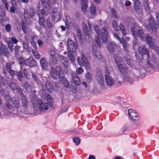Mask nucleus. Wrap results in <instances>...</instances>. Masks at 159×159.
<instances>
[{
	"mask_svg": "<svg viewBox=\"0 0 159 159\" xmlns=\"http://www.w3.org/2000/svg\"><path fill=\"white\" fill-rule=\"evenodd\" d=\"M77 61L80 66H84L86 69H89L90 63L84 54L82 53L80 56L78 57Z\"/></svg>",
	"mask_w": 159,
	"mask_h": 159,
	"instance_id": "nucleus-1",
	"label": "nucleus"
},
{
	"mask_svg": "<svg viewBox=\"0 0 159 159\" xmlns=\"http://www.w3.org/2000/svg\"><path fill=\"white\" fill-rule=\"evenodd\" d=\"M128 113L129 116L131 119L137 120L135 122V124L136 125H138L139 122L138 120H139V117L138 113L135 111L130 109L128 111Z\"/></svg>",
	"mask_w": 159,
	"mask_h": 159,
	"instance_id": "nucleus-2",
	"label": "nucleus"
},
{
	"mask_svg": "<svg viewBox=\"0 0 159 159\" xmlns=\"http://www.w3.org/2000/svg\"><path fill=\"white\" fill-rule=\"evenodd\" d=\"M67 44L69 48V52H74L76 51L78 48L77 44L76 43L74 42L69 39H67Z\"/></svg>",
	"mask_w": 159,
	"mask_h": 159,
	"instance_id": "nucleus-3",
	"label": "nucleus"
},
{
	"mask_svg": "<svg viewBox=\"0 0 159 159\" xmlns=\"http://www.w3.org/2000/svg\"><path fill=\"white\" fill-rule=\"evenodd\" d=\"M56 83H49L48 82L46 84L47 89L50 92L53 91H57L59 87Z\"/></svg>",
	"mask_w": 159,
	"mask_h": 159,
	"instance_id": "nucleus-4",
	"label": "nucleus"
},
{
	"mask_svg": "<svg viewBox=\"0 0 159 159\" xmlns=\"http://www.w3.org/2000/svg\"><path fill=\"white\" fill-rule=\"evenodd\" d=\"M99 32V37L102 38L103 43H106L108 38V32L107 29L103 27Z\"/></svg>",
	"mask_w": 159,
	"mask_h": 159,
	"instance_id": "nucleus-5",
	"label": "nucleus"
},
{
	"mask_svg": "<svg viewBox=\"0 0 159 159\" xmlns=\"http://www.w3.org/2000/svg\"><path fill=\"white\" fill-rule=\"evenodd\" d=\"M145 39L149 45V48L153 50H157L158 48V47L155 45L154 42L152 41V39L150 35L146 36L144 39Z\"/></svg>",
	"mask_w": 159,
	"mask_h": 159,
	"instance_id": "nucleus-6",
	"label": "nucleus"
},
{
	"mask_svg": "<svg viewBox=\"0 0 159 159\" xmlns=\"http://www.w3.org/2000/svg\"><path fill=\"white\" fill-rule=\"evenodd\" d=\"M60 69L57 67L55 69L52 68L50 71V75L51 77L54 79H57L61 76Z\"/></svg>",
	"mask_w": 159,
	"mask_h": 159,
	"instance_id": "nucleus-7",
	"label": "nucleus"
},
{
	"mask_svg": "<svg viewBox=\"0 0 159 159\" xmlns=\"http://www.w3.org/2000/svg\"><path fill=\"white\" fill-rule=\"evenodd\" d=\"M146 26L148 30H152L154 31L156 29L157 24L155 21L154 20L153 18L151 16L149 18L148 23L146 24Z\"/></svg>",
	"mask_w": 159,
	"mask_h": 159,
	"instance_id": "nucleus-8",
	"label": "nucleus"
},
{
	"mask_svg": "<svg viewBox=\"0 0 159 159\" xmlns=\"http://www.w3.org/2000/svg\"><path fill=\"white\" fill-rule=\"evenodd\" d=\"M135 75L133 73H131L125 76L124 80L129 84H132L134 82V79L135 78Z\"/></svg>",
	"mask_w": 159,
	"mask_h": 159,
	"instance_id": "nucleus-9",
	"label": "nucleus"
},
{
	"mask_svg": "<svg viewBox=\"0 0 159 159\" xmlns=\"http://www.w3.org/2000/svg\"><path fill=\"white\" fill-rule=\"evenodd\" d=\"M9 87L14 92L18 93L20 95H21L22 92L21 88L15 83L11 82L10 84Z\"/></svg>",
	"mask_w": 159,
	"mask_h": 159,
	"instance_id": "nucleus-10",
	"label": "nucleus"
},
{
	"mask_svg": "<svg viewBox=\"0 0 159 159\" xmlns=\"http://www.w3.org/2000/svg\"><path fill=\"white\" fill-rule=\"evenodd\" d=\"M24 64L30 67H34L37 65V63L32 57H30L29 58L24 61Z\"/></svg>",
	"mask_w": 159,
	"mask_h": 159,
	"instance_id": "nucleus-11",
	"label": "nucleus"
},
{
	"mask_svg": "<svg viewBox=\"0 0 159 159\" xmlns=\"http://www.w3.org/2000/svg\"><path fill=\"white\" fill-rule=\"evenodd\" d=\"M38 107L39 109L41 111H46L49 108L48 103L43 102L41 99L39 100Z\"/></svg>",
	"mask_w": 159,
	"mask_h": 159,
	"instance_id": "nucleus-12",
	"label": "nucleus"
},
{
	"mask_svg": "<svg viewBox=\"0 0 159 159\" xmlns=\"http://www.w3.org/2000/svg\"><path fill=\"white\" fill-rule=\"evenodd\" d=\"M35 15L34 9L32 8H30L29 11L25 10L24 11V16L25 20L26 18H28L30 16L32 18Z\"/></svg>",
	"mask_w": 159,
	"mask_h": 159,
	"instance_id": "nucleus-13",
	"label": "nucleus"
},
{
	"mask_svg": "<svg viewBox=\"0 0 159 159\" xmlns=\"http://www.w3.org/2000/svg\"><path fill=\"white\" fill-rule=\"evenodd\" d=\"M0 53L1 55H5L7 57L10 55L7 47L2 44L0 45Z\"/></svg>",
	"mask_w": 159,
	"mask_h": 159,
	"instance_id": "nucleus-14",
	"label": "nucleus"
},
{
	"mask_svg": "<svg viewBox=\"0 0 159 159\" xmlns=\"http://www.w3.org/2000/svg\"><path fill=\"white\" fill-rule=\"evenodd\" d=\"M92 49L93 55H95L98 59H100L102 58V55L100 51L98 48L96 46H93Z\"/></svg>",
	"mask_w": 159,
	"mask_h": 159,
	"instance_id": "nucleus-15",
	"label": "nucleus"
},
{
	"mask_svg": "<svg viewBox=\"0 0 159 159\" xmlns=\"http://www.w3.org/2000/svg\"><path fill=\"white\" fill-rule=\"evenodd\" d=\"M138 51L141 55L146 54L148 57L149 56V51L144 46H140L138 48Z\"/></svg>",
	"mask_w": 159,
	"mask_h": 159,
	"instance_id": "nucleus-16",
	"label": "nucleus"
},
{
	"mask_svg": "<svg viewBox=\"0 0 159 159\" xmlns=\"http://www.w3.org/2000/svg\"><path fill=\"white\" fill-rule=\"evenodd\" d=\"M105 80L108 86H112L115 83V81L112 77L107 75H105Z\"/></svg>",
	"mask_w": 159,
	"mask_h": 159,
	"instance_id": "nucleus-17",
	"label": "nucleus"
},
{
	"mask_svg": "<svg viewBox=\"0 0 159 159\" xmlns=\"http://www.w3.org/2000/svg\"><path fill=\"white\" fill-rule=\"evenodd\" d=\"M72 79L71 82L76 85H79L80 84V82L78 76L75 73L71 74Z\"/></svg>",
	"mask_w": 159,
	"mask_h": 159,
	"instance_id": "nucleus-18",
	"label": "nucleus"
},
{
	"mask_svg": "<svg viewBox=\"0 0 159 159\" xmlns=\"http://www.w3.org/2000/svg\"><path fill=\"white\" fill-rule=\"evenodd\" d=\"M97 81L99 84L101 85H103L104 83V79L102 73L99 72L98 74Z\"/></svg>",
	"mask_w": 159,
	"mask_h": 159,
	"instance_id": "nucleus-19",
	"label": "nucleus"
},
{
	"mask_svg": "<svg viewBox=\"0 0 159 159\" xmlns=\"http://www.w3.org/2000/svg\"><path fill=\"white\" fill-rule=\"evenodd\" d=\"M120 72L123 74H126L127 72L128 68L125 64H122L118 66Z\"/></svg>",
	"mask_w": 159,
	"mask_h": 159,
	"instance_id": "nucleus-20",
	"label": "nucleus"
},
{
	"mask_svg": "<svg viewBox=\"0 0 159 159\" xmlns=\"http://www.w3.org/2000/svg\"><path fill=\"white\" fill-rule=\"evenodd\" d=\"M81 10L82 12H85L88 7L87 1L86 0H81Z\"/></svg>",
	"mask_w": 159,
	"mask_h": 159,
	"instance_id": "nucleus-21",
	"label": "nucleus"
},
{
	"mask_svg": "<svg viewBox=\"0 0 159 159\" xmlns=\"http://www.w3.org/2000/svg\"><path fill=\"white\" fill-rule=\"evenodd\" d=\"M40 63L43 69L47 70L48 69V63L45 59L42 58L40 61Z\"/></svg>",
	"mask_w": 159,
	"mask_h": 159,
	"instance_id": "nucleus-22",
	"label": "nucleus"
},
{
	"mask_svg": "<svg viewBox=\"0 0 159 159\" xmlns=\"http://www.w3.org/2000/svg\"><path fill=\"white\" fill-rule=\"evenodd\" d=\"M115 62L118 66L122 64L121 63L123 61V59L119 55H116L115 57Z\"/></svg>",
	"mask_w": 159,
	"mask_h": 159,
	"instance_id": "nucleus-23",
	"label": "nucleus"
},
{
	"mask_svg": "<svg viewBox=\"0 0 159 159\" xmlns=\"http://www.w3.org/2000/svg\"><path fill=\"white\" fill-rule=\"evenodd\" d=\"M21 100L23 106L25 107H27L28 105V102L26 97L24 95H22Z\"/></svg>",
	"mask_w": 159,
	"mask_h": 159,
	"instance_id": "nucleus-24",
	"label": "nucleus"
},
{
	"mask_svg": "<svg viewBox=\"0 0 159 159\" xmlns=\"http://www.w3.org/2000/svg\"><path fill=\"white\" fill-rule=\"evenodd\" d=\"M12 104L14 109V108L18 109L20 106L19 101L18 99H15L13 101H12Z\"/></svg>",
	"mask_w": 159,
	"mask_h": 159,
	"instance_id": "nucleus-25",
	"label": "nucleus"
},
{
	"mask_svg": "<svg viewBox=\"0 0 159 159\" xmlns=\"http://www.w3.org/2000/svg\"><path fill=\"white\" fill-rule=\"evenodd\" d=\"M143 7L146 11L149 12L150 9L149 7L148 0H143Z\"/></svg>",
	"mask_w": 159,
	"mask_h": 159,
	"instance_id": "nucleus-26",
	"label": "nucleus"
},
{
	"mask_svg": "<svg viewBox=\"0 0 159 159\" xmlns=\"http://www.w3.org/2000/svg\"><path fill=\"white\" fill-rule=\"evenodd\" d=\"M124 59L127 62L128 64L131 67H132L133 69H135V67L131 63V59L130 57H128L127 56H125L124 57Z\"/></svg>",
	"mask_w": 159,
	"mask_h": 159,
	"instance_id": "nucleus-27",
	"label": "nucleus"
},
{
	"mask_svg": "<svg viewBox=\"0 0 159 159\" xmlns=\"http://www.w3.org/2000/svg\"><path fill=\"white\" fill-rule=\"evenodd\" d=\"M16 75L19 81H21L23 80L24 77L23 76L22 73L21 71L17 72L16 73Z\"/></svg>",
	"mask_w": 159,
	"mask_h": 159,
	"instance_id": "nucleus-28",
	"label": "nucleus"
},
{
	"mask_svg": "<svg viewBox=\"0 0 159 159\" xmlns=\"http://www.w3.org/2000/svg\"><path fill=\"white\" fill-rule=\"evenodd\" d=\"M46 100L49 106L52 107V106L53 101L52 98L50 95H47Z\"/></svg>",
	"mask_w": 159,
	"mask_h": 159,
	"instance_id": "nucleus-29",
	"label": "nucleus"
},
{
	"mask_svg": "<svg viewBox=\"0 0 159 159\" xmlns=\"http://www.w3.org/2000/svg\"><path fill=\"white\" fill-rule=\"evenodd\" d=\"M57 9L56 8H54L52 10V18L53 19V21H54L57 16L58 15V13L57 12Z\"/></svg>",
	"mask_w": 159,
	"mask_h": 159,
	"instance_id": "nucleus-30",
	"label": "nucleus"
},
{
	"mask_svg": "<svg viewBox=\"0 0 159 159\" xmlns=\"http://www.w3.org/2000/svg\"><path fill=\"white\" fill-rule=\"evenodd\" d=\"M58 59L61 61V62L65 64V63H67L68 62L67 60L66 59L65 57L61 55H58Z\"/></svg>",
	"mask_w": 159,
	"mask_h": 159,
	"instance_id": "nucleus-31",
	"label": "nucleus"
},
{
	"mask_svg": "<svg viewBox=\"0 0 159 159\" xmlns=\"http://www.w3.org/2000/svg\"><path fill=\"white\" fill-rule=\"evenodd\" d=\"M4 108L8 109L11 110H14V107L13 105H12L10 102H6L5 103V106Z\"/></svg>",
	"mask_w": 159,
	"mask_h": 159,
	"instance_id": "nucleus-32",
	"label": "nucleus"
},
{
	"mask_svg": "<svg viewBox=\"0 0 159 159\" xmlns=\"http://www.w3.org/2000/svg\"><path fill=\"white\" fill-rule=\"evenodd\" d=\"M119 28L123 35H125L126 34V30L125 27L122 23H121L119 25Z\"/></svg>",
	"mask_w": 159,
	"mask_h": 159,
	"instance_id": "nucleus-33",
	"label": "nucleus"
},
{
	"mask_svg": "<svg viewBox=\"0 0 159 159\" xmlns=\"http://www.w3.org/2000/svg\"><path fill=\"white\" fill-rule=\"evenodd\" d=\"M107 47L108 51L111 52H113L114 51V48L113 45L111 43L109 42L107 43Z\"/></svg>",
	"mask_w": 159,
	"mask_h": 159,
	"instance_id": "nucleus-34",
	"label": "nucleus"
},
{
	"mask_svg": "<svg viewBox=\"0 0 159 159\" xmlns=\"http://www.w3.org/2000/svg\"><path fill=\"white\" fill-rule=\"evenodd\" d=\"M31 101L34 107L36 106L37 103H39V101L38 100L36 96H33L32 97Z\"/></svg>",
	"mask_w": 159,
	"mask_h": 159,
	"instance_id": "nucleus-35",
	"label": "nucleus"
},
{
	"mask_svg": "<svg viewBox=\"0 0 159 159\" xmlns=\"http://www.w3.org/2000/svg\"><path fill=\"white\" fill-rule=\"evenodd\" d=\"M136 27L135 24L132 23L131 26V30L132 34L134 37L136 36V33L135 32V29Z\"/></svg>",
	"mask_w": 159,
	"mask_h": 159,
	"instance_id": "nucleus-36",
	"label": "nucleus"
},
{
	"mask_svg": "<svg viewBox=\"0 0 159 159\" xmlns=\"http://www.w3.org/2000/svg\"><path fill=\"white\" fill-rule=\"evenodd\" d=\"M23 73L25 77L27 79H29L30 76V73L29 70L25 69L23 70Z\"/></svg>",
	"mask_w": 159,
	"mask_h": 159,
	"instance_id": "nucleus-37",
	"label": "nucleus"
},
{
	"mask_svg": "<svg viewBox=\"0 0 159 159\" xmlns=\"http://www.w3.org/2000/svg\"><path fill=\"white\" fill-rule=\"evenodd\" d=\"M38 16L39 18V22L40 25L43 27H44L45 25L44 24V18L43 16L41 17L40 15H38Z\"/></svg>",
	"mask_w": 159,
	"mask_h": 159,
	"instance_id": "nucleus-38",
	"label": "nucleus"
},
{
	"mask_svg": "<svg viewBox=\"0 0 159 159\" xmlns=\"http://www.w3.org/2000/svg\"><path fill=\"white\" fill-rule=\"evenodd\" d=\"M23 47L24 48L27 49L28 48V39L26 37L25 38V40L23 42Z\"/></svg>",
	"mask_w": 159,
	"mask_h": 159,
	"instance_id": "nucleus-39",
	"label": "nucleus"
},
{
	"mask_svg": "<svg viewBox=\"0 0 159 159\" xmlns=\"http://www.w3.org/2000/svg\"><path fill=\"white\" fill-rule=\"evenodd\" d=\"M138 35L143 40H144L145 37H144V34L142 30H139L137 32Z\"/></svg>",
	"mask_w": 159,
	"mask_h": 159,
	"instance_id": "nucleus-40",
	"label": "nucleus"
},
{
	"mask_svg": "<svg viewBox=\"0 0 159 159\" xmlns=\"http://www.w3.org/2000/svg\"><path fill=\"white\" fill-rule=\"evenodd\" d=\"M68 57L69 59L72 62H73L75 60V57L74 55L71 52H68Z\"/></svg>",
	"mask_w": 159,
	"mask_h": 159,
	"instance_id": "nucleus-41",
	"label": "nucleus"
},
{
	"mask_svg": "<svg viewBox=\"0 0 159 159\" xmlns=\"http://www.w3.org/2000/svg\"><path fill=\"white\" fill-rule=\"evenodd\" d=\"M90 10L91 13L94 15L96 12V7L94 5L91 4Z\"/></svg>",
	"mask_w": 159,
	"mask_h": 159,
	"instance_id": "nucleus-42",
	"label": "nucleus"
},
{
	"mask_svg": "<svg viewBox=\"0 0 159 159\" xmlns=\"http://www.w3.org/2000/svg\"><path fill=\"white\" fill-rule=\"evenodd\" d=\"M112 26L114 29L116 31L118 30V25L117 22L114 20L112 22Z\"/></svg>",
	"mask_w": 159,
	"mask_h": 159,
	"instance_id": "nucleus-43",
	"label": "nucleus"
},
{
	"mask_svg": "<svg viewBox=\"0 0 159 159\" xmlns=\"http://www.w3.org/2000/svg\"><path fill=\"white\" fill-rule=\"evenodd\" d=\"M73 140L76 145H78L80 143V139L77 137H74Z\"/></svg>",
	"mask_w": 159,
	"mask_h": 159,
	"instance_id": "nucleus-44",
	"label": "nucleus"
},
{
	"mask_svg": "<svg viewBox=\"0 0 159 159\" xmlns=\"http://www.w3.org/2000/svg\"><path fill=\"white\" fill-rule=\"evenodd\" d=\"M76 72L78 75L81 74L84 72V70L81 67H78L76 70Z\"/></svg>",
	"mask_w": 159,
	"mask_h": 159,
	"instance_id": "nucleus-45",
	"label": "nucleus"
},
{
	"mask_svg": "<svg viewBox=\"0 0 159 159\" xmlns=\"http://www.w3.org/2000/svg\"><path fill=\"white\" fill-rule=\"evenodd\" d=\"M84 30V32L86 34L88 35H89V33L88 32V29H87V27L85 24L84 23H83L82 24Z\"/></svg>",
	"mask_w": 159,
	"mask_h": 159,
	"instance_id": "nucleus-46",
	"label": "nucleus"
},
{
	"mask_svg": "<svg viewBox=\"0 0 159 159\" xmlns=\"http://www.w3.org/2000/svg\"><path fill=\"white\" fill-rule=\"evenodd\" d=\"M111 12L112 15L116 19H118L119 16L117 15L116 12L113 9H111Z\"/></svg>",
	"mask_w": 159,
	"mask_h": 159,
	"instance_id": "nucleus-47",
	"label": "nucleus"
},
{
	"mask_svg": "<svg viewBox=\"0 0 159 159\" xmlns=\"http://www.w3.org/2000/svg\"><path fill=\"white\" fill-rule=\"evenodd\" d=\"M47 25L49 28L52 27L53 24L52 21H50L49 19H48L46 22Z\"/></svg>",
	"mask_w": 159,
	"mask_h": 159,
	"instance_id": "nucleus-48",
	"label": "nucleus"
},
{
	"mask_svg": "<svg viewBox=\"0 0 159 159\" xmlns=\"http://www.w3.org/2000/svg\"><path fill=\"white\" fill-rule=\"evenodd\" d=\"M134 9L137 13H142V9L140 6H134Z\"/></svg>",
	"mask_w": 159,
	"mask_h": 159,
	"instance_id": "nucleus-49",
	"label": "nucleus"
},
{
	"mask_svg": "<svg viewBox=\"0 0 159 159\" xmlns=\"http://www.w3.org/2000/svg\"><path fill=\"white\" fill-rule=\"evenodd\" d=\"M66 21L65 22V24L66 25H68L71 23V20L70 17L69 16H66Z\"/></svg>",
	"mask_w": 159,
	"mask_h": 159,
	"instance_id": "nucleus-50",
	"label": "nucleus"
},
{
	"mask_svg": "<svg viewBox=\"0 0 159 159\" xmlns=\"http://www.w3.org/2000/svg\"><path fill=\"white\" fill-rule=\"evenodd\" d=\"M59 80L60 82L63 84H64L66 81L67 80L63 76H60L59 77Z\"/></svg>",
	"mask_w": 159,
	"mask_h": 159,
	"instance_id": "nucleus-51",
	"label": "nucleus"
},
{
	"mask_svg": "<svg viewBox=\"0 0 159 159\" xmlns=\"http://www.w3.org/2000/svg\"><path fill=\"white\" fill-rule=\"evenodd\" d=\"M59 80L60 82L63 84H64L66 81L67 80L63 76H60L59 77Z\"/></svg>",
	"mask_w": 159,
	"mask_h": 159,
	"instance_id": "nucleus-52",
	"label": "nucleus"
},
{
	"mask_svg": "<svg viewBox=\"0 0 159 159\" xmlns=\"http://www.w3.org/2000/svg\"><path fill=\"white\" fill-rule=\"evenodd\" d=\"M5 99L6 100V102H10L12 100V99L10 96L8 95H6L5 96Z\"/></svg>",
	"mask_w": 159,
	"mask_h": 159,
	"instance_id": "nucleus-53",
	"label": "nucleus"
},
{
	"mask_svg": "<svg viewBox=\"0 0 159 159\" xmlns=\"http://www.w3.org/2000/svg\"><path fill=\"white\" fill-rule=\"evenodd\" d=\"M21 25L22 28L23 32L25 33H26V28L25 25V23L24 21L22 22Z\"/></svg>",
	"mask_w": 159,
	"mask_h": 159,
	"instance_id": "nucleus-54",
	"label": "nucleus"
},
{
	"mask_svg": "<svg viewBox=\"0 0 159 159\" xmlns=\"http://www.w3.org/2000/svg\"><path fill=\"white\" fill-rule=\"evenodd\" d=\"M5 29L7 32H9L11 30V25L10 24L6 25L5 26Z\"/></svg>",
	"mask_w": 159,
	"mask_h": 159,
	"instance_id": "nucleus-55",
	"label": "nucleus"
},
{
	"mask_svg": "<svg viewBox=\"0 0 159 159\" xmlns=\"http://www.w3.org/2000/svg\"><path fill=\"white\" fill-rule=\"evenodd\" d=\"M8 47L11 51H12L13 50V44L11 42H9L8 43Z\"/></svg>",
	"mask_w": 159,
	"mask_h": 159,
	"instance_id": "nucleus-56",
	"label": "nucleus"
},
{
	"mask_svg": "<svg viewBox=\"0 0 159 159\" xmlns=\"http://www.w3.org/2000/svg\"><path fill=\"white\" fill-rule=\"evenodd\" d=\"M122 44L123 47L124 48V49L125 50L126 52H128L129 51L128 49V45H127L126 42L125 43H123Z\"/></svg>",
	"mask_w": 159,
	"mask_h": 159,
	"instance_id": "nucleus-57",
	"label": "nucleus"
},
{
	"mask_svg": "<svg viewBox=\"0 0 159 159\" xmlns=\"http://www.w3.org/2000/svg\"><path fill=\"white\" fill-rule=\"evenodd\" d=\"M32 78L34 81H36L37 80L38 78L36 74L33 72L32 73Z\"/></svg>",
	"mask_w": 159,
	"mask_h": 159,
	"instance_id": "nucleus-58",
	"label": "nucleus"
},
{
	"mask_svg": "<svg viewBox=\"0 0 159 159\" xmlns=\"http://www.w3.org/2000/svg\"><path fill=\"white\" fill-rule=\"evenodd\" d=\"M17 6H12L10 7V10L11 12L14 13L15 12V10L16 9Z\"/></svg>",
	"mask_w": 159,
	"mask_h": 159,
	"instance_id": "nucleus-59",
	"label": "nucleus"
},
{
	"mask_svg": "<svg viewBox=\"0 0 159 159\" xmlns=\"http://www.w3.org/2000/svg\"><path fill=\"white\" fill-rule=\"evenodd\" d=\"M11 40L13 43L14 44H16L18 42V40L17 39L15 38L14 37H12L11 38Z\"/></svg>",
	"mask_w": 159,
	"mask_h": 159,
	"instance_id": "nucleus-60",
	"label": "nucleus"
},
{
	"mask_svg": "<svg viewBox=\"0 0 159 159\" xmlns=\"http://www.w3.org/2000/svg\"><path fill=\"white\" fill-rule=\"evenodd\" d=\"M32 52L33 55L36 58H38L39 57V54L38 52L35 50H32Z\"/></svg>",
	"mask_w": 159,
	"mask_h": 159,
	"instance_id": "nucleus-61",
	"label": "nucleus"
},
{
	"mask_svg": "<svg viewBox=\"0 0 159 159\" xmlns=\"http://www.w3.org/2000/svg\"><path fill=\"white\" fill-rule=\"evenodd\" d=\"M94 29L95 31L97 34L98 35V36H99V28L97 26H95L94 27Z\"/></svg>",
	"mask_w": 159,
	"mask_h": 159,
	"instance_id": "nucleus-62",
	"label": "nucleus"
},
{
	"mask_svg": "<svg viewBox=\"0 0 159 159\" xmlns=\"http://www.w3.org/2000/svg\"><path fill=\"white\" fill-rule=\"evenodd\" d=\"M85 77L88 80H90L91 79L92 75L89 72H88L86 74Z\"/></svg>",
	"mask_w": 159,
	"mask_h": 159,
	"instance_id": "nucleus-63",
	"label": "nucleus"
},
{
	"mask_svg": "<svg viewBox=\"0 0 159 159\" xmlns=\"http://www.w3.org/2000/svg\"><path fill=\"white\" fill-rule=\"evenodd\" d=\"M127 127L125 126H123L120 130V132L121 133H124L126 130Z\"/></svg>",
	"mask_w": 159,
	"mask_h": 159,
	"instance_id": "nucleus-64",
	"label": "nucleus"
}]
</instances>
